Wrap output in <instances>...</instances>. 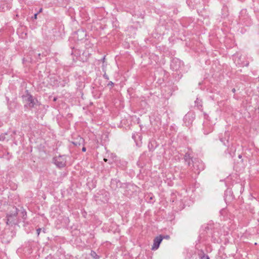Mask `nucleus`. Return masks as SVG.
<instances>
[{"label":"nucleus","instance_id":"21","mask_svg":"<svg viewBox=\"0 0 259 259\" xmlns=\"http://www.w3.org/2000/svg\"><path fill=\"white\" fill-rule=\"evenodd\" d=\"M41 228H38L37 230H36V232H37V236H38L39 235V234L40 233V231H41Z\"/></svg>","mask_w":259,"mask_h":259},{"label":"nucleus","instance_id":"26","mask_svg":"<svg viewBox=\"0 0 259 259\" xmlns=\"http://www.w3.org/2000/svg\"><path fill=\"white\" fill-rule=\"evenodd\" d=\"M82 152H85V151H86V148H85V147H82Z\"/></svg>","mask_w":259,"mask_h":259},{"label":"nucleus","instance_id":"19","mask_svg":"<svg viewBox=\"0 0 259 259\" xmlns=\"http://www.w3.org/2000/svg\"><path fill=\"white\" fill-rule=\"evenodd\" d=\"M5 140V135H0V140L4 141Z\"/></svg>","mask_w":259,"mask_h":259},{"label":"nucleus","instance_id":"15","mask_svg":"<svg viewBox=\"0 0 259 259\" xmlns=\"http://www.w3.org/2000/svg\"><path fill=\"white\" fill-rule=\"evenodd\" d=\"M21 215H22V219L24 221L26 219V211L25 209H23L22 211H21Z\"/></svg>","mask_w":259,"mask_h":259},{"label":"nucleus","instance_id":"1","mask_svg":"<svg viewBox=\"0 0 259 259\" xmlns=\"http://www.w3.org/2000/svg\"><path fill=\"white\" fill-rule=\"evenodd\" d=\"M18 208L15 206L12 207V209L7 215V224L8 225L13 226L18 223L17 218Z\"/></svg>","mask_w":259,"mask_h":259},{"label":"nucleus","instance_id":"7","mask_svg":"<svg viewBox=\"0 0 259 259\" xmlns=\"http://www.w3.org/2000/svg\"><path fill=\"white\" fill-rule=\"evenodd\" d=\"M184 159L186 164L188 166H190L191 163H193L194 160H193L192 157L191 156V154L189 152H186L184 155Z\"/></svg>","mask_w":259,"mask_h":259},{"label":"nucleus","instance_id":"24","mask_svg":"<svg viewBox=\"0 0 259 259\" xmlns=\"http://www.w3.org/2000/svg\"><path fill=\"white\" fill-rule=\"evenodd\" d=\"M162 237L164 238H165L166 239H168L169 238V236L168 235H165V236H162Z\"/></svg>","mask_w":259,"mask_h":259},{"label":"nucleus","instance_id":"18","mask_svg":"<svg viewBox=\"0 0 259 259\" xmlns=\"http://www.w3.org/2000/svg\"><path fill=\"white\" fill-rule=\"evenodd\" d=\"M226 212V210L223 209L220 211V213L221 215H223L225 214V213Z\"/></svg>","mask_w":259,"mask_h":259},{"label":"nucleus","instance_id":"30","mask_svg":"<svg viewBox=\"0 0 259 259\" xmlns=\"http://www.w3.org/2000/svg\"><path fill=\"white\" fill-rule=\"evenodd\" d=\"M232 92H233V93H235V89H232Z\"/></svg>","mask_w":259,"mask_h":259},{"label":"nucleus","instance_id":"32","mask_svg":"<svg viewBox=\"0 0 259 259\" xmlns=\"http://www.w3.org/2000/svg\"><path fill=\"white\" fill-rule=\"evenodd\" d=\"M132 137H133V139H135V135H133V136H132Z\"/></svg>","mask_w":259,"mask_h":259},{"label":"nucleus","instance_id":"28","mask_svg":"<svg viewBox=\"0 0 259 259\" xmlns=\"http://www.w3.org/2000/svg\"><path fill=\"white\" fill-rule=\"evenodd\" d=\"M105 56H104V57H103V58H102L101 60H102V61L104 62V61H105Z\"/></svg>","mask_w":259,"mask_h":259},{"label":"nucleus","instance_id":"9","mask_svg":"<svg viewBox=\"0 0 259 259\" xmlns=\"http://www.w3.org/2000/svg\"><path fill=\"white\" fill-rule=\"evenodd\" d=\"M180 65V61L178 59H174L170 64V67L173 70H177L179 69Z\"/></svg>","mask_w":259,"mask_h":259},{"label":"nucleus","instance_id":"5","mask_svg":"<svg viewBox=\"0 0 259 259\" xmlns=\"http://www.w3.org/2000/svg\"><path fill=\"white\" fill-rule=\"evenodd\" d=\"M163 237L162 235H159L155 237L153 240V245L152 247V250H156L158 248L160 244L162 241Z\"/></svg>","mask_w":259,"mask_h":259},{"label":"nucleus","instance_id":"14","mask_svg":"<svg viewBox=\"0 0 259 259\" xmlns=\"http://www.w3.org/2000/svg\"><path fill=\"white\" fill-rule=\"evenodd\" d=\"M90 255L94 259H99L100 258V256L94 250H92L91 251Z\"/></svg>","mask_w":259,"mask_h":259},{"label":"nucleus","instance_id":"3","mask_svg":"<svg viewBox=\"0 0 259 259\" xmlns=\"http://www.w3.org/2000/svg\"><path fill=\"white\" fill-rule=\"evenodd\" d=\"M195 114L194 112L190 111L188 112L184 117L183 121L186 126H189L192 125L194 119Z\"/></svg>","mask_w":259,"mask_h":259},{"label":"nucleus","instance_id":"12","mask_svg":"<svg viewBox=\"0 0 259 259\" xmlns=\"http://www.w3.org/2000/svg\"><path fill=\"white\" fill-rule=\"evenodd\" d=\"M241 58V57L238 58H235L234 59L235 62L237 64L239 65L240 66H247L249 64L248 62L246 61V63L244 62H240Z\"/></svg>","mask_w":259,"mask_h":259},{"label":"nucleus","instance_id":"17","mask_svg":"<svg viewBox=\"0 0 259 259\" xmlns=\"http://www.w3.org/2000/svg\"><path fill=\"white\" fill-rule=\"evenodd\" d=\"M114 83L112 81H110L107 83V85L108 87H109V86H110V87H111L110 89H111V88L114 86Z\"/></svg>","mask_w":259,"mask_h":259},{"label":"nucleus","instance_id":"13","mask_svg":"<svg viewBox=\"0 0 259 259\" xmlns=\"http://www.w3.org/2000/svg\"><path fill=\"white\" fill-rule=\"evenodd\" d=\"M231 190H227L225 192V196H224V198H225V200L226 201L227 200H230L231 199V196H229V197H228V194H231Z\"/></svg>","mask_w":259,"mask_h":259},{"label":"nucleus","instance_id":"2","mask_svg":"<svg viewBox=\"0 0 259 259\" xmlns=\"http://www.w3.org/2000/svg\"><path fill=\"white\" fill-rule=\"evenodd\" d=\"M22 98L27 103L25 106H28L30 108H34L39 105L37 100L34 98L27 90L26 91V94L22 96Z\"/></svg>","mask_w":259,"mask_h":259},{"label":"nucleus","instance_id":"22","mask_svg":"<svg viewBox=\"0 0 259 259\" xmlns=\"http://www.w3.org/2000/svg\"><path fill=\"white\" fill-rule=\"evenodd\" d=\"M37 15H38V13H35V14L34 15L33 17H32V19H37Z\"/></svg>","mask_w":259,"mask_h":259},{"label":"nucleus","instance_id":"6","mask_svg":"<svg viewBox=\"0 0 259 259\" xmlns=\"http://www.w3.org/2000/svg\"><path fill=\"white\" fill-rule=\"evenodd\" d=\"M111 188L114 190H116L118 188L121 187V182L117 179H112L110 183Z\"/></svg>","mask_w":259,"mask_h":259},{"label":"nucleus","instance_id":"8","mask_svg":"<svg viewBox=\"0 0 259 259\" xmlns=\"http://www.w3.org/2000/svg\"><path fill=\"white\" fill-rule=\"evenodd\" d=\"M203 133L205 135H207L209 133L212 131V126L210 125L209 123L207 121H205L203 123Z\"/></svg>","mask_w":259,"mask_h":259},{"label":"nucleus","instance_id":"23","mask_svg":"<svg viewBox=\"0 0 259 259\" xmlns=\"http://www.w3.org/2000/svg\"><path fill=\"white\" fill-rule=\"evenodd\" d=\"M201 259H209L207 255H203L201 257Z\"/></svg>","mask_w":259,"mask_h":259},{"label":"nucleus","instance_id":"25","mask_svg":"<svg viewBox=\"0 0 259 259\" xmlns=\"http://www.w3.org/2000/svg\"><path fill=\"white\" fill-rule=\"evenodd\" d=\"M200 102H201V101H199L198 99H197V100L195 101V104H198Z\"/></svg>","mask_w":259,"mask_h":259},{"label":"nucleus","instance_id":"27","mask_svg":"<svg viewBox=\"0 0 259 259\" xmlns=\"http://www.w3.org/2000/svg\"><path fill=\"white\" fill-rule=\"evenodd\" d=\"M42 8H40V9H39V10L38 11V12H37V13H38V14L39 13L41 12H42Z\"/></svg>","mask_w":259,"mask_h":259},{"label":"nucleus","instance_id":"29","mask_svg":"<svg viewBox=\"0 0 259 259\" xmlns=\"http://www.w3.org/2000/svg\"><path fill=\"white\" fill-rule=\"evenodd\" d=\"M241 157H242L241 155H240H240H238V158H240H240H241Z\"/></svg>","mask_w":259,"mask_h":259},{"label":"nucleus","instance_id":"20","mask_svg":"<svg viewBox=\"0 0 259 259\" xmlns=\"http://www.w3.org/2000/svg\"><path fill=\"white\" fill-rule=\"evenodd\" d=\"M103 77H104V78H105L107 80L109 79V76H108V75L106 73H105L103 74Z\"/></svg>","mask_w":259,"mask_h":259},{"label":"nucleus","instance_id":"10","mask_svg":"<svg viewBox=\"0 0 259 259\" xmlns=\"http://www.w3.org/2000/svg\"><path fill=\"white\" fill-rule=\"evenodd\" d=\"M236 148L232 146L229 147L226 151V154H228L229 157H233L235 155Z\"/></svg>","mask_w":259,"mask_h":259},{"label":"nucleus","instance_id":"4","mask_svg":"<svg viewBox=\"0 0 259 259\" xmlns=\"http://www.w3.org/2000/svg\"><path fill=\"white\" fill-rule=\"evenodd\" d=\"M204 164L202 161L195 159L193 163L192 170L194 173L199 174L201 170L204 169Z\"/></svg>","mask_w":259,"mask_h":259},{"label":"nucleus","instance_id":"11","mask_svg":"<svg viewBox=\"0 0 259 259\" xmlns=\"http://www.w3.org/2000/svg\"><path fill=\"white\" fill-rule=\"evenodd\" d=\"M84 139L80 136H77L76 139L72 142V143L75 146H79L81 145H83Z\"/></svg>","mask_w":259,"mask_h":259},{"label":"nucleus","instance_id":"16","mask_svg":"<svg viewBox=\"0 0 259 259\" xmlns=\"http://www.w3.org/2000/svg\"><path fill=\"white\" fill-rule=\"evenodd\" d=\"M55 164L59 167H63L64 166V163L61 162H59L58 161H56L55 162Z\"/></svg>","mask_w":259,"mask_h":259},{"label":"nucleus","instance_id":"31","mask_svg":"<svg viewBox=\"0 0 259 259\" xmlns=\"http://www.w3.org/2000/svg\"><path fill=\"white\" fill-rule=\"evenodd\" d=\"M104 161L107 162V159L104 158Z\"/></svg>","mask_w":259,"mask_h":259}]
</instances>
